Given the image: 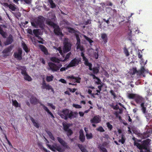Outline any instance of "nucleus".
I'll list each match as a JSON object with an SVG mask.
<instances>
[{"label":"nucleus","mask_w":152,"mask_h":152,"mask_svg":"<svg viewBox=\"0 0 152 152\" xmlns=\"http://www.w3.org/2000/svg\"><path fill=\"white\" fill-rule=\"evenodd\" d=\"M57 140L60 144L63 146L64 148H62L60 146L57 145H48V147L50 150L54 151H57L60 152H63L64 151L65 149H69V148L67 143L62 138L58 137H57Z\"/></svg>","instance_id":"1"},{"label":"nucleus","mask_w":152,"mask_h":152,"mask_svg":"<svg viewBox=\"0 0 152 152\" xmlns=\"http://www.w3.org/2000/svg\"><path fill=\"white\" fill-rule=\"evenodd\" d=\"M58 114L63 118L65 120L68 118L71 119L75 117L77 115V112H73L71 111H69L68 109L64 110L62 111H59Z\"/></svg>","instance_id":"2"},{"label":"nucleus","mask_w":152,"mask_h":152,"mask_svg":"<svg viewBox=\"0 0 152 152\" xmlns=\"http://www.w3.org/2000/svg\"><path fill=\"white\" fill-rule=\"evenodd\" d=\"M151 140L149 139L144 141L142 144H140L136 141L134 142V145L140 150V152H144L143 150H145V152H151L147 149L148 146Z\"/></svg>","instance_id":"3"},{"label":"nucleus","mask_w":152,"mask_h":152,"mask_svg":"<svg viewBox=\"0 0 152 152\" xmlns=\"http://www.w3.org/2000/svg\"><path fill=\"white\" fill-rule=\"evenodd\" d=\"M50 60L53 62L58 63L57 65L51 62L48 63V66L50 68V69L53 72L57 71L59 70V69L62 66L61 64L60 63V60L55 57H52Z\"/></svg>","instance_id":"4"},{"label":"nucleus","mask_w":152,"mask_h":152,"mask_svg":"<svg viewBox=\"0 0 152 152\" xmlns=\"http://www.w3.org/2000/svg\"><path fill=\"white\" fill-rule=\"evenodd\" d=\"M44 18L43 17L39 16L32 20L31 22V25L35 28L39 27L42 28L44 26Z\"/></svg>","instance_id":"5"},{"label":"nucleus","mask_w":152,"mask_h":152,"mask_svg":"<svg viewBox=\"0 0 152 152\" xmlns=\"http://www.w3.org/2000/svg\"><path fill=\"white\" fill-rule=\"evenodd\" d=\"M71 44L69 43L65 42L64 44V47L63 49V52L60 47L58 48L57 50L59 51V52L60 53L61 55L63 57H64V55L63 53H66L69 51L71 49Z\"/></svg>","instance_id":"6"},{"label":"nucleus","mask_w":152,"mask_h":152,"mask_svg":"<svg viewBox=\"0 0 152 152\" xmlns=\"http://www.w3.org/2000/svg\"><path fill=\"white\" fill-rule=\"evenodd\" d=\"M47 23L49 25L52 26L54 29V32L55 34L58 35H61L62 33L58 26L50 20H47L46 21Z\"/></svg>","instance_id":"7"},{"label":"nucleus","mask_w":152,"mask_h":152,"mask_svg":"<svg viewBox=\"0 0 152 152\" xmlns=\"http://www.w3.org/2000/svg\"><path fill=\"white\" fill-rule=\"evenodd\" d=\"M80 61V58H75L71 61L70 63L67 66V68L76 66L79 64Z\"/></svg>","instance_id":"8"},{"label":"nucleus","mask_w":152,"mask_h":152,"mask_svg":"<svg viewBox=\"0 0 152 152\" xmlns=\"http://www.w3.org/2000/svg\"><path fill=\"white\" fill-rule=\"evenodd\" d=\"M22 50L21 48H19L17 51L14 53V56L18 60H20L22 58Z\"/></svg>","instance_id":"9"},{"label":"nucleus","mask_w":152,"mask_h":152,"mask_svg":"<svg viewBox=\"0 0 152 152\" xmlns=\"http://www.w3.org/2000/svg\"><path fill=\"white\" fill-rule=\"evenodd\" d=\"M81 55L83 58V61H84L85 64L89 66L90 70H92V64L88 62V59L85 57L83 52H81Z\"/></svg>","instance_id":"10"},{"label":"nucleus","mask_w":152,"mask_h":152,"mask_svg":"<svg viewBox=\"0 0 152 152\" xmlns=\"http://www.w3.org/2000/svg\"><path fill=\"white\" fill-rule=\"evenodd\" d=\"M23 70H22L21 71V73L23 75L24 79L28 81H31L32 80V79L31 77L29 76L27 73L26 72V69L25 68L23 67Z\"/></svg>","instance_id":"11"},{"label":"nucleus","mask_w":152,"mask_h":152,"mask_svg":"<svg viewBox=\"0 0 152 152\" xmlns=\"http://www.w3.org/2000/svg\"><path fill=\"white\" fill-rule=\"evenodd\" d=\"M76 36L77 40L76 43L77 48V49H79L81 51H83L84 50V48L80 45V39L77 34H76Z\"/></svg>","instance_id":"12"},{"label":"nucleus","mask_w":152,"mask_h":152,"mask_svg":"<svg viewBox=\"0 0 152 152\" xmlns=\"http://www.w3.org/2000/svg\"><path fill=\"white\" fill-rule=\"evenodd\" d=\"M67 77L70 79L72 81L75 83H80V81L81 78L79 77H75L73 76H67Z\"/></svg>","instance_id":"13"},{"label":"nucleus","mask_w":152,"mask_h":152,"mask_svg":"<svg viewBox=\"0 0 152 152\" xmlns=\"http://www.w3.org/2000/svg\"><path fill=\"white\" fill-rule=\"evenodd\" d=\"M42 88L43 89H46L48 90H51L54 93V90L52 87L49 84H47L45 82H44L42 84Z\"/></svg>","instance_id":"14"},{"label":"nucleus","mask_w":152,"mask_h":152,"mask_svg":"<svg viewBox=\"0 0 152 152\" xmlns=\"http://www.w3.org/2000/svg\"><path fill=\"white\" fill-rule=\"evenodd\" d=\"M101 121V118L99 115H96L90 121L91 123H99Z\"/></svg>","instance_id":"15"},{"label":"nucleus","mask_w":152,"mask_h":152,"mask_svg":"<svg viewBox=\"0 0 152 152\" xmlns=\"http://www.w3.org/2000/svg\"><path fill=\"white\" fill-rule=\"evenodd\" d=\"M4 5L8 7L9 8L13 11H15L17 8L15 5L14 4H8L5 3L4 4Z\"/></svg>","instance_id":"16"},{"label":"nucleus","mask_w":152,"mask_h":152,"mask_svg":"<svg viewBox=\"0 0 152 152\" xmlns=\"http://www.w3.org/2000/svg\"><path fill=\"white\" fill-rule=\"evenodd\" d=\"M148 70H146L144 67H142L141 68L140 70L138 71V73L140 75H142L143 77H145L144 74L148 73Z\"/></svg>","instance_id":"17"},{"label":"nucleus","mask_w":152,"mask_h":152,"mask_svg":"<svg viewBox=\"0 0 152 152\" xmlns=\"http://www.w3.org/2000/svg\"><path fill=\"white\" fill-rule=\"evenodd\" d=\"M41 105L42 106V108L43 109L48 113V114H49L52 117L54 118V116L53 115V114L48 109L47 107L45 106L43 104H42L41 103H40Z\"/></svg>","instance_id":"18"},{"label":"nucleus","mask_w":152,"mask_h":152,"mask_svg":"<svg viewBox=\"0 0 152 152\" xmlns=\"http://www.w3.org/2000/svg\"><path fill=\"white\" fill-rule=\"evenodd\" d=\"M80 133V140L83 142L85 140V136L83 134V130L82 129L80 130L79 132Z\"/></svg>","instance_id":"19"},{"label":"nucleus","mask_w":152,"mask_h":152,"mask_svg":"<svg viewBox=\"0 0 152 152\" xmlns=\"http://www.w3.org/2000/svg\"><path fill=\"white\" fill-rule=\"evenodd\" d=\"M128 96L129 99H135V98H138L139 99H141V97L140 96L137 94H129L128 95Z\"/></svg>","instance_id":"20"},{"label":"nucleus","mask_w":152,"mask_h":152,"mask_svg":"<svg viewBox=\"0 0 152 152\" xmlns=\"http://www.w3.org/2000/svg\"><path fill=\"white\" fill-rule=\"evenodd\" d=\"M39 47L40 49L42 52L44 53L46 55L48 54V50L46 47H45L43 45H40L39 46Z\"/></svg>","instance_id":"21"},{"label":"nucleus","mask_w":152,"mask_h":152,"mask_svg":"<svg viewBox=\"0 0 152 152\" xmlns=\"http://www.w3.org/2000/svg\"><path fill=\"white\" fill-rule=\"evenodd\" d=\"M13 41L12 37L11 35H9V37L8 38L6 42V45H9Z\"/></svg>","instance_id":"22"},{"label":"nucleus","mask_w":152,"mask_h":152,"mask_svg":"<svg viewBox=\"0 0 152 152\" xmlns=\"http://www.w3.org/2000/svg\"><path fill=\"white\" fill-rule=\"evenodd\" d=\"M31 120L33 123L34 126L37 128L39 127V124L37 121H35L33 118H31Z\"/></svg>","instance_id":"23"},{"label":"nucleus","mask_w":152,"mask_h":152,"mask_svg":"<svg viewBox=\"0 0 152 152\" xmlns=\"http://www.w3.org/2000/svg\"><path fill=\"white\" fill-rule=\"evenodd\" d=\"M99 148L101 152H107L106 149L104 148L102 145L99 146Z\"/></svg>","instance_id":"24"},{"label":"nucleus","mask_w":152,"mask_h":152,"mask_svg":"<svg viewBox=\"0 0 152 152\" xmlns=\"http://www.w3.org/2000/svg\"><path fill=\"white\" fill-rule=\"evenodd\" d=\"M101 37L104 42H107V36L106 34H102L101 35Z\"/></svg>","instance_id":"25"},{"label":"nucleus","mask_w":152,"mask_h":152,"mask_svg":"<svg viewBox=\"0 0 152 152\" xmlns=\"http://www.w3.org/2000/svg\"><path fill=\"white\" fill-rule=\"evenodd\" d=\"M22 46L23 50L25 51L26 52L28 53L29 51L27 46H26L25 44L24 43H22Z\"/></svg>","instance_id":"26"},{"label":"nucleus","mask_w":152,"mask_h":152,"mask_svg":"<svg viewBox=\"0 0 152 152\" xmlns=\"http://www.w3.org/2000/svg\"><path fill=\"white\" fill-rule=\"evenodd\" d=\"M86 135L87 139H91L93 137L92 134L91 133H86Z\"/></svg>","instance_id":"27"},{"label":"nucleus","mask_w":152,"mask_h":152,"mask_svg":"<svg viewBox=\"0 0 152 152\" xmlns=\"http://www.w3.org/2000/svg\"><path fill=\"white\" fill-rule=\"evenodd\" d=\"M79 147L82 152H88V151L85 149L84 147L81 145H78Z\"/></svg>","instance_id":"28"},{"label":"nucleus","mask_w":152,"mask_h":152,"mask_svg":"<svg viewBox=\"0 0 152 152\" xmlns=\"http://www.w3.org/2000/svg\"><path fill=\"white\" fill-rule=\"evenodd\" d=\"M39 30V29H34L33 30V33L36 37H38V36L40 34Z\"/></svg>","instance_id":"29"},{"label":"nucleus","mask_w":152,"mask_h":152,"mask_svg":"<svg viewBox=\"0 0 152 152\" xmlns=\"http://www.w3.org/2000/svg\"><path fill=\"white\" fill-rule=\"evenodd\" d=\"M53 76L52 75L47 76L46 77V80L48 82H50L53 80Z\"/></svg>","instance_id":"30"},{"label":"nucleus","mask_w":152,"mask_h":152,"mask_svg":"<svg viewBox=\"0 0 152 152\" xmlns=\"http://www.w3.org/2000/svg\"><path fill=\"white\" fill-rule=\"evenodd\" d=\"M37 100L34 97H32L30 99V102L33 104H36L37 103Z\"/></svg>","instance_id":"31"},{"label":"nucleus","mask_w":152,"mask_h":152,"mask_svg":"<svg viewBox=\"0 0 152 152\" xmlns=\"http://www.w3.org/2000/svg\"><path fill=\"white\" fill-rule=\"evenodd\" d=\"M47 133L49 136L50 138L53 140H55V139L54 137L53 136L52 133L50 131H48L47 132Z\"/></svg>","instance_id":"32"},{"label":"nucleus","mask_w":152,"mask_h":152,"mask_svg":"<svg viewBox=\"0 0 152 152\" xmlns=\"http://www.w3.org/2000/svg\"><path fill=\"white\" fill-rule=\"evenodd\" d=\"M63 125L64 127V130L66 131H67L68 129L69 126L68 124L66 123H63Z\"/></svg>","instance_id":"33"},{"label":"nucleus","mask_w":152,"mask_h":152,"mask_svg":"<svg viewBox=\"0 0 152 152\" xmlns=\"http://www.w3.org/2000/svg\"><path fill=\"white\" fill-rule=\"evenodd\" d=\"M93 56L96 59L98 57V53L97 50H96L94 52Z\"/></svg>","instance_id":"34"},{"label":"nucleus","mask_w":152,"mask_h":152,"mask_svg":"<svg viewBox=\"0 0 152 152\" xmlns=\"http://www.w3.org/2000/svg\"><path fill=\"white\" fill-rule=\"evenodd\" d=\"M71 54V52H69V53H68V54H67L66 55V56H65V59L64 60H60V61H63V62H64V61H66L67 59H68L69 58V57Z\"/></svg>","instance_id":"35"},{"label":"nucleus","mask_w":152,"mask_h":152,"mask_svg":"<svg viewBox=\"0 0 152 152\" xmlns=\"http://www.w3.org/2000/svg\"><path fill=\"white\" fill-rule=\"evenodd\" d=\"M0 34L4 37L5 38L6 37V34L2 29L0 28Z\"/></svg>","instance_id":"36"},{"label":"nucleus","mask_w":152,"mask_h":152,"mask_svg":"<svg viewBox=\"0 0 152 152\" xmlns=\"http://www.w3.org/2000/svg\"><path fill=\"white\" fill-rule=\"evenodd\" d=\"M50 3L51 7L53 8L55 7L56 5L53 2L52 0H48Z\"/></svg>","instance_id":"37"},{"label":"nucleus","mask_w":152,"mask_h":152,"mask_svg":"<svg viewBox=\"0 0 152 152\" xmlns=\"http://www.w3.org/2000/svg\"><path fill=\"white\" fill-rule=\"evenodd\" d=\"M93 70V72L94 74L97 73L99 72V69L97 67L94 68L93 69L92 68V70Z\"/></svg>","instance_id":"38"},{"label":"nucleus","mask_w":152,"mask_h":152,"mask_svg":"<svg viewBox=\"0 0 152 152\" xmlns=\"http://www.w3.org/2000/svg\"><path fill=\"white\" fill-rule=\"evenodd\" d=\"M84 38L88 41L90 43H91L93 42V41L91 40L90 38H88V37L85 35H83Z\"/></svg>","instance_id":"39"},{"label":"nucleus","mask_w":152,"mask_h":152,"mask_svg":"<svg viewBox=\"0 0 152 152\" xmlns=\"http://www.w3.org/2000/svg\"><path fill=\"white\" fill-rule=\"evenodd\" d=\"M12 104L15 107H18V102L15 100H12Z\"/></svg>","instance_id":"40"},{"label":"nucleus","mask_w":152,"mask_h":152,"mask_svg":"<svg viewBox=\"0 0 152 152\" xmlns=\"http://www.w3.org/2000/svg\"><path fill=\"white\" fill-rule=\"evenodd\" d=\"M14 15L16 16V17L18 18V17H20L21 16L20 13L19 12H12Z\"/></svg>","instance_id":"41"},{"label":"nucleus","mask_w":152,"mask_h":152,"mask_svg":"<svg viewBox=\"0 0 152 152\" xmlns=\"http://www.w3.org/2000/svg\"><path fill=\"white\" fill-rule=\"evenodd\" d=\"M47 105L48 106L50 107L53 110L55 109L56 107L55 106L53 105V104L48 103H47Z\"/></svg>","instance_id":"42"},{"label":"nucleus","mask_w":152,"mask_h":152,"mask_svg":"<svg viewBox=\"0 0 152 152\" xmlns=\"http://www.w3.org/2000/svg\"><path fill=\"white\" fill-rule=\"evenodd\" d=\"M66 28H67L68 31L69 32H73V33L75 32V31L74 30L73 28L68 27L66 26Z\"/></svg>","instance_id":"43"},{"label":"nucleus","mask_w":152,"mask_h":152,"mask_svg":"<svg viewBox=\"0 0 152 152\" xmlns=\"http://www.w3.org/2000/svg\"><path fill=\"white\" fill-rule=\"evenodd\" d=\"M37 37L38 38V39L39 40L37 41L39 43L43 44V42L42 41V40H43L42 39V38H41V37H40L39 36H38V37Z\"/></svg>","instance_id":"44"},{"label":"nucleus","mask_w":152,"mask_h":152,"mask_svg":"<svg viewBox=\"0 0 152 152\" xmlns=\"http://www.w3.org/2000/svg\"><path fill=\"white\" fill-rule=\"evenodd\" d=\"M66 131L67 132V134L68 136L70 135L72 133V132L71 129H68L67 131Z\"/></svg>","instance_id":"45"},{"label":"nucleus","mask_w":152,"mask_h":152,"mask_svg":"<svg viewBox=\"0 0 152 152\" xmlns=\"http://www.w3.org/2000/svg\"><path fill=\"white\" fill-rule=\"evenodd\" d=\"M97 130L98 131H100V132H104V131L103 128L101 126H100L97 129Z\"/></svg>","instance_id":"46"},{"label":"nucleus","mask_w":152,"mask_h":152,"mask_svg":"<svg viewBox=\"0 0 152 152\" xmlns=\"http://www.w3.org/2000/svg\"><path fill=\"white\" fill-rule=\"evenodd\" d=\"M119 142H121L122 144H124L125 142V140L124 136L123 135L121 137V139L119 140Z\"/></svg>","instance_id":"47"},{"label":"nucleus","mask_w":152,"mask_h":152,"mask_svg":"<svg viewBox=\"0 0 152 152\" xmlns=\"http://www.w3.org/2000/svg\"><path fill=\"white\" fill-rule=\"evenodd\" d=\"M73 107L76 108H81V107L80 105L74 104L73 105Z\"/></svg>","instance_id":"48"},{"label":"nucleus","mask_w":152,"mask_h":152,"mask_svg":"<svg viewBox=\"0 0 152 152\" xmlns=\"http://www.w3.org/2000/svg\"><path fill=\"white\" fill-rule=\"evenodd\" d=\"M124 53H125V55H126V56H127L129 55V53L128 52V51L126 49H125L124 50Z\"/></svg>","instance_id":"49"},{"label":"nucleus","mask_w":152,"mask_h":152,"mask_svg":"<svg viewBox=\"0 0 152 152\" xmlns=\"http://www.w3.org/2000/svg\"><path fill=\"white\" fill-rule=\"evenodd\" d=\"M107 126L108 128H109L110 129H111L112 128V126L111 124H110L109 123H107Z\"/></svg>","instance_id":"50"},{"label":"nucleus","mask_w":152,"mask_h":152,"mask_svg":"<svg viewBox=\"0 0 152 152\" xmlns=\"http://www.w3.org/2000/svg\"><path fill=\"white\" fill-rule=\"evenodd\" d=\"M140 97H141V99H139L138 98H136L135 99L136 102L137 103H139L142 100V98L141 96Z\"/></svg>","instance_id":"51"},{"label":"nucleus","mask_w":152,"mask_h":152,"mask_svg":"<svg viewBox=\"0 0 152 152\" xmlns=\"http://www.w3.org/2000/svg\"><path fill=\"white\" fill-rule=\"evenodd\" d=\"M23 1L27 4H30L31 2V0H23Z\"/></svg>","instance_id":"52"},{"label":"nucleus","mask_w":152,"mask_h":152,"mask_svg":"<svg viewBox=\"0 0 152 152\" xmlns=\"http://www.w3.org/2000/svg\"><path fill=\"white\" fill-rule=\"evenodd\" d=\"M59 81L61 82V83H66V80L63 79H61L59 80Z\"/></svg>","instance_id":"53"},{"label":"nucleus","mask_w":152,"mask_h":152,"mask_svg":"<svg viewBox=\"0 0 152 152\" xmlns=\"http://www.w3.org/2000/svg\"><path fill=\"white\" fill-rule=\"evenodd\" d=\"M41 149H42L44 150V151L45 152H50V151H48L43 146H41Z\"/></svg>","instance_id":"54"},{"label":"nucleus","mask_w":152,"mask_h":152,"mask_svg":"<svg viewBox=\"0 0 152 152\" xmlns=\"http://www.w3.org/2000/svg\"><path fill=\"white\" fill-rule=\"evenodd\" d=\"M114 114L115 115L116 117L120 119H121V116L118 115V114L117 112H115Z\"/></svg>","instance_id":"55"},{"label":"nucleus","mask_w":152,"mask_h":152,"mask_svg":"<svg viewBox=\"0 0 152 152\" xmlns=\"http://www.w3.org/2000/svg\"><path fill=\"white\" fill-rule=\"evenodd\" d=\"M110 92L111 94H112V95H113V96L114 98H115V94L113 91V90H111L110 91Z\"/></svg>","instance_id":"56"},{"label":"nucleus","mask_w":152,"mask_h":152,"mask_svg":"<svg viewBox=\"0 0 152 152\" xmlns=\"http://www.w3.org/2000/svg\"><path fill=\"white\" fill-rule=\"evenodd\" d=\"M27 32L31 34H32V32L31 29H28L27 30Z\"/></svg>","instance_id":"57"},{"label":"nucleus","mask_w":152,"mask_h":152,"mask_svg":"<svg viewBox=\"0 0 152 152\" xmlns=\"http://www.w3.org/2000/svg\"><path fill=\"white\" fill-rule=\"evenodd\" d=\"M79 114L80 116L82 117L84 115V113L81 112H79Z\"/></svg>","instance_id":"58"},{"label":"nucleus","mask_w":152,"mask_h":152,"mask_svg":"<svg viewBox=\"0 0 152 152\" xmlns=\"http://www.w3.org/2000/svg\"><path fill=\"white\" fill-rule=\"evenodd\" d=\"M69 90L70 91V92H74L76 90V89H75V88H73V89H71V88H69Z\"/></svg>","instance_id":"59"},{"label":"nucleus","mask_w":152,"mask_h":152,"mask_svg":"<svg viewBox=\"0 0 152 152\" xmlns=\"http://www.w3.org/2000/svg\"><path fill=\"white\" fill-rule=\"evenodd\" d=\"M113 108L114 109L117 110L119 108V107L117 105H116L115 106H114L113 107Z\"/></svg>","instance_id":"60"},{"label":"nucleus","mask_w":152,"mask_h":152,"mask_svg":"<svg viewBox=\"0 0 152 152\" xmlns=\"http://www.w3.org/2000/svg\"><path fill=\"white\" fill-rule=\"evenodd\" d=\"M67 68H66L65 67H62L60 69V71H64L66 70V69H67Z\"/></svg>","instance_id":"61"},{"label":"nucleus","mask_w":152,"mask_h":152,"mask_svg":"<svg viewBox=\"0 0 152 152\" xmlns=\"http://www.w3.org/2000/svg\"><path fill=\"white\" fill-rule=\"evenodd\" d=\"M64 23L65 25H69V23L66 21H64Z\"/></svg>","instance_id":"62"},{"label":"nucleus","mask_w":152,"mask_h":152,"mask_svg":"<svg viewBox=\"0 0 152 152\" xmlns=\"http://www.w3.org/2000/svg\"><path fill=\"white\" fill-rule=\"evenodd\" d=\"M107 6H112V4L111 2H108L107 4Z\"/></svg>","instance_id":"63"},{"label":"nucleus","mask_w":152,"mask_h":152,"mask_svg":"<svg viewBox=\"0 0 152 152\" xmlns=\"http://www.w3.org/2000/svg\"><path fill=\"white\" fill-rule=\"evenodd\" d=\"M103 20L105 22L109 24V21L108 20H106L105 19H104Z\"/></svg>","instance_id":"64"}]
</instances>
